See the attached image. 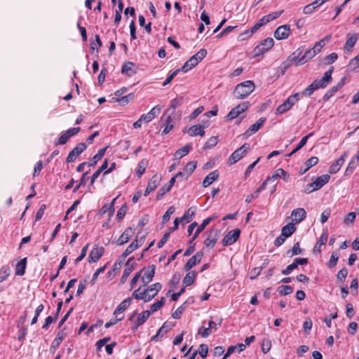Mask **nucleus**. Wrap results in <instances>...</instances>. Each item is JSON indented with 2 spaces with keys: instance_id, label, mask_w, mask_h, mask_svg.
<instances>
[{
  "instance_id": "nucleus-46",
  "label": "nucleus",
  "mask_w": 359,
  "mask_h": 359,
  "mask_svg": "<svg viewBox=\"0 0 359 359\" xmlns=\"http://www.w3.org/2000/svg\"><path fill=\"white\" fill-rule=\"evenodd\" d=\"M11 269L8 266H4L0 269V283L4 281L10 275Z\"/></svg>"
},
{
  "instance_id": "nucleus-9",
  "label": "nucleus",
  "mask_w": 359,
  "mask_h": 359,
  "mask_svg": "<svg viewBox=\"0 0 359 359\" xmlns=\"http://www.w3.org/2000/svg\"><path fill=\"white\" fill-rule=\"evenodd\" d=\"M359 39V34H347V39L344 46V51L346 54H351L353 52V48Z\"/></svg>"
},
{
  "instance_id": "nucleus-1",
  "label": "nucleus",
  "mask_w": 359,
  "mask_h": 359,
  "mask_svg": "<svg viewBox=\"0 0 359 359\" xmlns=\"http://www.w3.org/2000/svg\"><path fill=\"white\" fill-rule=\"evenodd\" d=\"M255 85L252 81H245L238 84L233 92V96L238 100H243L250 95L255 90Z\"/></svg>"
},
{
  "instance_id": "nucleus-38",
  "label": "nucleus",
  "mask_w": 359,
  "mask_h": 359,
  "mask_svg": "<svg viewBox=\"0 0 359 359\" xmlns=\"http://www.w3.org/2000/svg\"><path fill=\"white\" fill-rule=\"evenodd\" d=\"M359 161V156L356 155L355 156L351 158V159L349 161V163L346 169L345 175H351L353 171L356 168L357 163Z\"/></svg>"
},
{
  "instance_id": "nucleus-43",
  "label": "nucleus",
  "mask_w": 359,
  "mask_h": 359,
  "mask_svg": "<svg viewBox=\"0 0 359 359\" xmlns=\"http://www.w3.org/2000/svg\"><path fill=\"white\" fill-rule=\"evenodd\" d=\"M311 135L312 133H309L308 135H306L304 137H302L298 145L287 155V156H292L294 154H295L297 151L301 149L306 144L309 137H311Z\"/></svg>"
},
{
  "instance_id": "nucleus-16",
  "label": "nucleus",
  "mask_w": 359,
  "mask_h": 359,
  "mask_svg": "<svg viewBox=\"0 0 359 359\" xmlns=\"http://www.w3.org/2000/svg\"><path fill=\"white\" fill-rule=\"evenodd\" d=\"M266 121L265 118H260L258 119L254 124H252L243 134L245 137H248L256 132H257L259 128L263 126Z\"/></svg>"
},
{
  "instance_id": "nucleus-52",
  "label": "nucleus",
  "mask_w": 359,
  "mask_h": 359,
  "mask_svg": "<svg viewBox=\"0 0 359 359\" xmlns=\"http://www.w3.org/2000/svg\"><path fill=\"white\" fill-rule=\"evenodd\" d=\"M278 291L280 295H287L292 292L293 289L290 285H281L278 287Z\"/></svg>"
},
{
  "instance_id": "nucleus-48",
  "label": "nucleus",
  "mask_w": 359,
  "mask_h": 359,
  "mask_svg": "<svg viewBox=\"0 0 359 359\" xmlns=\"http://www.w3.org/2000/svg\"><path fill=\"white\" fill-rule=\"evenodd\" d=\"M147 165V161L146 159H142L138 163V168L136 172V174L138 177H141L143 173L145 172L146 166Z\"/></svg>"
},
{
  "instance_id": "nucleus-56",
  "label": "nucleus",
  "mask_w": 359,
  "mask_h": 359,
  "mask_svg": "<svg viewBox=\"0 0 359 359\" xmlns=\"http://www.w3.org/2000/svg\"><path fill=\"white\" fill-rule=\"evenodd\" d=\"M217 142H218L217 137L212 136L207 140V142L204 146V149H211V148L214 147L217 144Z\"/></svg>"
},
{
  "instance_id": "nucleus-33",
  "label": "nucleus",
  "mask_w": 359,
  "mask_h": 359,
  "mask_svg": "<svg viewBox=\"0 0 359 359\" xmlns=\"http://www.w3.org/2000/svg\"><path fill=\"white\" fill-rule=\"evenodd\" d=\"M212 220V217H208L205 219L203 222L197 226V229L191 238V241L196 239L198 236L203 231V229L210 224V222Z\"/></svg>"
},
{
  "instance_id": "nucleus-14",
  "label": "nucleus",
  "mask_w": 359,
  "mask_h": 359,
  "mask_svg": "<svg viewBox=\"0 0 359 359\" xmlns=\"http://www.w3.org/2000/svg\"><path fill=\"white\" fill-rule=\"evenodd\" d=\"M203 256V252H198L194 256H192L184 266V269L186 271H189L191 268L198 264Z\"/></svg>"
},
{
  "instance_id": "nucleus-44",
  "label": "nucleus",
  "mask_w": 359,
  "mask_h": 359,
  "mask_svg": "<svg viewBox=\"0 0 359 359\" xmlns=\"http://www.w3.org/2000/svg\"><path fill=\"white\" fill-rule=\"evenodd\" d=\"M182 102H183L182 97H176V98L173 99L170 102V107L167 110V112L170 110H172V112L171 113V114H172V113L175 112V110L176 109V108L180 107L182 104Z\"/></svg>"
},
{
  "instance_id": "nucleus-41",
  "label": "nucleus",
  "mask_w": 359,
  "mask_h": 359,
  "mask_svg": "<svg viewBox=\"0 0 359 359\" xmlns=\"http://www.w3.org/2000/svg\"><path fill=\"white\" fill-rule=\"evenodd\" d=\"M107 149V147L100 149L97 151V153L95 155H94L93 157L90 159V161L89 162V165L94 166L100 160H101L103 156L104 155Z\"/></svg>"
},
{
  "instance_id": "nucleus-35",
  "label": "nucleus",
  "mask_w": 359,
  "mask_h": 359,
  "mask_svg": "<svg viewBox=\"0 0 359 359\" xmlns=\"http://www.w3.org/2000/svg\"><path fill=\"white\" fill-rule=\"evenodd\" d=\"M266 184L267 181L265 180L264 182H262L259 187L257 189L254 194H250L246 197L245 202L250 203L252 200L258 197L260 192L266 189Z\"/></svg>"
},
{
  "instance_id": "nucleus-6",
  "label": "nucleus",
  "mask_w": 359,
  "mask_h": 359,
  "mask_svg": "<svg viewBox=\"0 0 359 359\" xmlns=\"http://www.w3.org/2000/svg\"><path fill=\"white\" fill-rule=\"evenodd\" d=\"M250 107L249 102H243L233 107L227 114L226 118L232 120L238 117L241 114L246 111Z\"/></svg>"
},
{
  "instance_id": "nucleus-47",
  "label": "nucleus",
  "mask_w": 359,
  "mask_h": 359,
  "mask_svg": "<svg viewBox=\"0 0 359 359\" xmlns=\"http://www.w3.org/2000/svg\"><path fill=\"white\" fill-rule=\"evenodd\" d=\"M344 85V79H341L336 86L332 87L328 92L325 94V97H330L332 96L337 91H338Z\"/></svg>"
},
{
  "instance_id": "nucleus-11",
  "label": "nucleus",
  "mask_w": 359,
  "mask_h": 359,
  "mask_svg": "<svg viewBox=\"0 0 359 359\" xmlns=\"http://www.w3.org/2000/svg\"><path fill=\"white\" fill-rule=\"evenodd\" d=\"M241 231L235 229L230 231L223 238L222 245L224 246L231 245L236 242L240 236Z\"/></svg>"
},
{
  "instance_id": "nucleus-64",
  "label": "nucleus",
  "mask_w": 359,
  "mask_h": 359,
  "mask_svg": "<svg viewBox=\"0 0 359 359\" xmlns=\"http://www.w3.org/2000/svg\"><path fill=\"white\" fill-rule=\"evenodd\" d=\"M284 12L283 10L278 11L271 13H269L266 15L269 22L278 18Z\"/></svg>"
},
{
  "instance_id": "nucleus-10",
  "label": "nucleus",
  "mask_w": 359,
  "mask_h": 359,
  "mask_svg": "<svg viewBox=\"0 0 359 359\" xmlns=\"http://www.w3.org/2000/svg\"><path fill=\"white\" fill-rule=\"evenodd\" d=\"M334 71V67H331L328 71H327L323 76L320 79H316L314 81L315 85L317 86L318 88H324L327 86V85L332 81V74Z\"/></svg>"
},
{
  "instance_id": "nucleus-61",
  "label": "nucleus",
  "mask_w": 359,
  "mask_h": 359,
  "mask_svg": "<svg viewBox=\"0 0 359 359\" xmlns=\"http://www.w3.org/2000/svg\"><path fill=\"white\" fill-rule=\"evenodd\" d=\"M132 299L135 298L136 299H141L144 302V299H146V296H144L143 291L141 290V287H140L138 289L135 290L132 294Z\"/></svg>"
},
{
  "instance_id": "nucleus-53",
  "label": "nucleus",
  "mask_w": 359,
  "mask_h": 359,
  "mask_svg": "<svg viewBox=\"0 0 359 359\" xmlns=\"http://www.w3.org/2000/svg\"><path fill=\"white\" fill-rule=\"evenodd\" d=\"M165 304V299L163 297L161 299V300L152 304L150 306L151 313L157 311L159 310Z\"/></svg>"
},
{
  "instance_id": "nucleus-21",
  "label": "nucleus",
  "mask_w": 359,
  "mask_h": 359,
  "mask_svg": "<svg viewBox=\"0 0 359 359\" xmlns=\"http://www.w3.org/2000/svg\"><path fill=\"white\" fill-rule=\"evenodd\" d=\"M134 234V231L132 229V228L129 227L126 229L122 234L119 236L118 240L116 241V243L118 245H122L125 243H126L130 238L133 236Z\"/></svg>"
},
{
  "instance_id": "nucleus-34",
  "label": "nucleus",
  "mask_w": 359,
  "mask_h": 359,
  "mask_svg": "<svg viewBox=\"0 0 359 359\" xmlns=\"http://www.w3.org/2000/svg\"><path fill=\"white\" fill-rule=\"evenodd\" d=\"M188 133L190 136H203L205 135L204 126L201 125L193 126L189 129Z\"/></svg>"
},
{
  "instance_id": "nucleus-17",
  "label": "nucleus",
  "mask_w": 359,
  "mask_h": 359,
  "mask_svg": "<svg viewBox=\"0 0 359 359\" xmlns=\"http://www.w3.org/2000/svg\"><path fill=\"white\" fill-rule=\"evenodd\" d=\"M151 311L149 310L143 311L142 313L138 314L136 321L134 322V325L132 327L133 331L136 330L139 326L143 325L147 320L149 318Z\"/></svg>"
},
{
  "instance_id": "nucleus-29",
  "label": "nucleus",
  "mask_w": 359,
  "mask_h": 359,
  "mask_svg": "<svg viewBox=\"0 0 359 359\" xmlns=\"http://www.w3.org/2000/svg\"><path fill=\"white\" fill-rule=\"evenodd\" d=\"M135 66L133 62H128L123 65L121 72L128 76H132L136 73Z\"/></svg>"
},
{
  "instance_id": "nucleus-32",
  "label": "nucleus",
  "mask_w": 359,
  "mask_h": 359,
  "mask_svg": "<svg viewBox=\"0 0 359 359\" xmlns=\"http://www.w3.org/2000/svg\"><path fill=\"white\" fill-rule=\"evenodd\" d=\"M197 274L196 271H189L183 278L182 283L184 286L187 287L192 285L196 278Z\"/></svg>"
},
{
  "instance_id": "nucleus-31",
  "label": "nucleus",
  "mask_w": 359,
  "mask_h": 359,
  "mask_svg": "<svg viewBox=\"0 0 359 359\" xmlns=\"http://www.w3.org/2000/svg\"><path fill=\"white\" fill-rule=\"evenodd\" d=\"M27 266V257L22 259L15 266V273L16 276H23Z\"/></svg>"
},
{
  "instance_id": "nucleus-49",
  "label": "nucleus",
  "mask_w": 359,
  "mask_h": 359,
  "mask_svg": "<svg viewBox=\"0 0 359 359\" xmlns=\"http://www.w3.org/2000/svg\"><path fill=\"white\" fill-rule=\"evenodd\" d=\"M172 119L171 117V114H170L166 118V120H165L166 125L162 132L163 135H167L168 133H170L172 130L173 124L172 123Z\"/></svg>"
},
{
  "instance_id": "nucleus-2",
  "label": "nucleus",
  "mask_w": 359,
  "mask_h": 359,
  "mask_svg": "<svg viewBox=\"0 0 359 359\" xmlns=\"http://www.w3.org/2000/svg\"><path fill=\"white\" fill-rule=\"evenodd\" d=\"M207 55V50L204 48L201 49L194 55L191 57L182 67L180 71L187 72L196 66Z\"/></svg>"
},
{
  "instance_id": "nucleus-54",
  "label": "nucleus",
  "mask_w": 359,
  "mask_h": 359,
  "mask_svg": "<svg viewBox=\"0 0 359 359\" xmlns=\"http://www.w3.org/2000/svg\"><path fill=\"white\" fill-rule=\"evenodd\" d=\"M196 161H190L187 163L184 168V171L187 173L189 176L194 171L196 168Z\"/></svg>"
},
{
  "instance_id": "nucleus-36",
  "label": "nucleus",
  "mask_w": 359,
  "mask_h": 359,
  "mask_svg": "<svg viewBox=\"0 0 359 359\" xmlns=\"http://www.w3.org/2000/svg\"><path fill=\"white\" fill-rule=\"evenodd\" d=\"M161 180V177L158 176L157 175H154L147 183V189H149L151 191H154L155 189L159 185Z\"/></svg>"
},
{
  "instance_id": "nucleus-23",
  "label": "nucleus",
  "mask_w": 359,
  "mask_h": 359,
  "mask_svg": "<svg viewBox=\"0 0 359 359\" xmlns=\"http://www.w3.org/2000/svg\"><path fill=\"white\" fill-rule=\"evenodd\" d=\"M131 302V297L126 298L123 302H121L114 311V316L116 318H119L118 316L121 315L130 305Z\"/></svg>"
},
{
  "instance_id": "nucleus-62",
  "label": "nucleus",
  "mask_w": 359,
  "mask_h": 359,
  "mask_svg": "<svg viewBox=\"0 0 359 359\" xmlns=\"http://www.w3.org/2000/svg\"><path fill=\"white\" fill-rule=\"evenodd\" d=\"M348 274V271L346 268L344 267L342 268L337 273V280H339L340 282L343 283L345 280V278H346Z\"/></svg>"
},
{
  "instance_id": "nucleus-4",
  "label": "nucleus",
  "mask_w": 359,
  "mask_h": 359,
  "mask_svg": "<svg viewBox=\"0 0 359 359\" xmlns=\"http://www.w3.org/2000/svg\"><path fill=\"white\" fill-rule=\"evenodd\" d=\"M250 144L245 143L242 147L234 151L229 158L230 164H234L242 158L250 149Z\"/></svg>"
},
{
  "instance_id": "nucleus-42",
  "label": "nucleus",
  "mask_w": 359,
  "mask_h": 359,
  "mask_svg": "<svg viewBox=\"0 0 359 359\" xmlns=\"http://www.w3.org/2000/svg\"><path fill=\"white\" fill-rule=\"evenodd\" d=\"M65 334L63 331H60L57 334L56 338L53 341V343L50 346V350L55 351L61 344L62 340L64 339Z\"/></svg>"
},
{
  "instance_id": "nucleus-57",
  "label": "nucleus",
  "mask_w": 359,
  "mask_h": 359,
  "mask_svg": "<svg viewBox=\"0 0 359 359\" xmlns=\"http://www.w3.org/2000/svg\"><path fill=\"white\" fill-rule=\"evenodd\" d=\"M171 189V187L168 186V184H165L158 191L156 195V198L158 200H160L162 198V197L168 193Z\"/></svg>"
},
{
  "instance_id": "nucleus-8",
  "label": "nucleus",
  "mask_w": 359,
  "mask_h": 359,
  "mask_svg": "<svg viewBox=\"0 0 359 359\" xmlns=\"http://www.w3.org/2000/svg\"><path fill=\"white\" fill-rule=\"evenodd\" d=\"M87 148L86 143L81 142L78 144L68 154L66 161L67 163L74 162L76 158Z\"/></svg>"
},
{
  "instance_id": "nucleus-28",
  "label": "nucleus",
  "mask_w": 359,
  "mask_h": 359,
  "mask_svg": "<svg viewBox=\"0 0 359 359\" xmlns=\"http://www.w3.org/2000/svg\"><path fill=\"white\" fill-rule=\"evenodd\" d=\"M301 53L302 52L299 51V49H298L289 56L287 60L283 63V67L285 70L291 65L292 62H295L297 64V60L299 59V56Z\"/></svg>"
},
{
  "instance_id": "nucleus-25",
  "label": "nucleus",
  "mask_w": 359,
  "mask_h": 359,
  "mask_svg": "<svg viewBox=\"0 0 359 359\" xmlns=\"http://www.w3.org/2000/svg\"><path fill=\"white\" fill-rule=\"evenodd\" d=\"M327 238H328V232H327V230L325 229L322 233L318 241L316 243V245L313 248V252L320 253L321 252V246L326 243Z\"/></svg>"
},
{
  "instance_id": "nucleus-50",
  "label": "nucleus",
  "mask_w": 359,
  "mask_h": 359,
  "mask_svg": "<svg viewBox=\"0 0 359 359\" xmlns=\"http://www.w3.org/2000/svg\"><path fill=\"white\" fill-rule=\"evenodd\" d=\"M190 149H191L190 145H185L184 147L178 149L175 152V156L176 158H180L183 157L184 156L187 155L189 152Z\"/></svg>"
},
{
  "instance_id": "nucleus-3",
  "label": "nucleus",
  "mask_w": 359,
  "mask_h": 359,
  "mask_svg": "<svg viewBox=\"0 0 359 359\" xmlns=\"http://www.w3.org/2000/svg\"><path fill=\"white\" fill-rule=\"evenodd\" d=\"M299 93H297L290 96L283 104H280L276 111V114H283L288 111L298 100Z\"/></svg>"
},
{
  "instance_id": "nucleus-45",
  "label": "nucleus",
  "mask_w": 359,
  "mask_h": 359,
  "mask_svg": "<svg viewBox=\"0 0 359 359\" xmlns=\"http://www.w3.org/2000/svg\"><path fill=\"white\" fill-rule=\"evenodd\" d=\"M302 253V250L299 247V243H296L293 248L287 251V255L290 257H293L294 255H300Z\"/></svg>"
},
{
  "instance_id": "nucleus-12",
  "label": "nucleus",
  "mask_w": 359,
  "mask_h": 359,
  "mask_svg": "<svg viewBox=\"0 0 359 359\" xmlns=\"http://www.w3.org/2000/svg\"><path fill=\"white\" fill-rule=\"evenodd\" d=\"M136 263L133 261V257L129 258L126 264L123 275L121 278V283L123 284L127 280L128 278L135 269Z\"/></svg>"
},
{
  "instance_id": "nucleus-18",
  "label": "nucleus",
  "mask_w": 359,
  "mask_h": 359,
  "mask_svg": "<svg viewBox=\"0 0 359 359\" xmlns=\"http://www.w3.org/2000/svg\"><path fill=\"white\" fill-rule=\"evenodd\" d=\"M347 155V152H344L343 155L341 156L337 161L333 162L332 165L329 168V172L331 174L337 173L344 164L345 161V158Z\"/></svg>"
},
{
  "instance_id": "nucleus-24",
  "label": "nucleus",
  "mask_w": 359,
  "mask_h": 359,
  "mask_svg": "<svg viewBox=\"0 0 359 359\" xmlns=\"http://www.w3.org/2000/svg\"><path fill=\"white\" fill-rule=\"evenodd\" d=\"M155 269L154 265H151L149 269L144 271L143 276L142 277V281L144 286L151 281L155 274Z\"/></svg>"
},
{
  "instance_id": "nucleus-15",
  "label": "nucleus",
  "mask_w": 359,
  "mask_h": 359,
  "mask_svg": "<svg viewBox=\"0 0 359 359\" xmlns=\"http://www.w3.org/2000/svg\"><path fill=\"white\" fill-rule=\"evenodd\" d=\"M104 252V248L103 247L96 246L93 248L88 256L89 262H96L103 255Z\"/></svg>"
},
{
  "instance_id": "nucleus-30",
  "label": "nucleus",
  "mask_w": 359,
  "mask_h": 359,
  "mask_svg": "<svg viewBox=\"0 0 359 359\" xmlns=\"http://www.w3.org/2000/svg\"><path fill=\"white\" fill-rule=\"evenodd\" d=\"M316 55L315 50H313L311 48L306 50L304 55L297 60V66L304 65Z\"/></svg>"
},
{
  "instance_id": "nucleus-27",
  "label": "nucleus",
  "mask_w": 359,
  "mask_h": 359,
  "mask_svg": "<svg viewBox=\"0 0 359 359\" xmlns=\"http://www.w3.org/2000/svg\"><path fill=\"white\" fill-rule=\"evenodd\" d=\"M330 179V176L327 174L318 177L314 182H313V184H315V189H320L329 182Z\"/></svg>"
},
{
  "instance_id": "nucleus-19",
  "label": "nucleus",
  "mask_w": 359,
  "mask_h": 359,
  "mask_svg": "<svg viewBox=\"0 0 359 359\" xmlns=\"http://www.w3.org/2000/svg\"><path fill=\"white\" fill-rule=\"evenodd\" d=\"M306 215V210L302 208L293 210L291 213L292 221L294 222L296 224H298L303 221L305 219Z\"/></svg>"
},
{
  "instance_id": "nucleus-20",
  "label": "nucleus",
  "mask_w": 359,
  "mask_h": 359,
  "mask_svg": "<svg viewBox=\"0 0 359 359\" xmlns=\"http://www.w3.org/2000/svg\"><path fill=\"white\" fill-rule=\"evenodd\" d=\"M218 231L210 230L208 232V236L204 241V244L208 247L212 248L218 239Z\"/></svg>"
},
{
  "instance_id": "nucleus-22",
  "label": "nucleus",
  "mask_w": 359,
  "mask_h": 359,
  "mask_svg": "<svg viewBox=\"0 0 359 359\" xmlns=\"http://www.w3.org/2000/svg\"><path fill=\"white\" fill-rule=\"evenodd\" d=\"M289 174L282 168H278L275 170L274 173L271 176L268 177L266 181H275L278 177L283 178L284 180L287 181L289 179Z\"/></svg>"
},
{
  "instance_id": "nucleus-5",
  "label": "nucleus",
  "mask_w": 359,
  "mask_h": 359,
  "mask_svg": "<svg viewBox=\"0 0 359 359\" xmlns=\"http://www.w3.org/2000/svg\"><path fill=\"white\" fill-rule=\"evenodd\" d=\"M274 44V41L272 38H267L263 40L259 45L255 48V55L259 56L263 55L264 53L270 50Z\"/></svg>"
},
{
  "instance_id": "nucleus-26",
  "label": "nucleus",
  "mask_w": 359,
  "mask_h": 359,
  "mask_svg": "<svg viewBox=\"0 0 359 359\" xmlns=\"http://www.w3.org/2000/svg\"><path fill=\"white\" fill-rule=\"evenodd\" d=\"M219 178V173L217 170L210 172L203 180L202 185L203 187H208Z\"/></svg>"
},
{
  "instance_id": "nucleus-37",
  "label": "nucleus",
  "mask_w": 359,
  "mask_h": 359,
  "mask_svg": "<svg viewBox=\"0 0 359 359\" xmlns=\"http://www.w3.org/2000/svg\"><path fill=\"white\" fill-rule=\"evenodd\" d=\"M116 200L115 198L110 203L105 204L102 206L100 210L101 215H104L107 212H109V215L111 216L114 213V201Z\"/></svg>"
},
{
  "instance_id": "nucleus-60",
  "label": "nucleus",
  "mask_w": 359,
  "mask_h": 359,
  "mask_svg": "<svg viewBox=\"0 0 359 359\" xmlns=\"http://www.w3.org/2000/svg\"><path fill=\"white\" fill-rule=\"evenodd\" d=\"M175 211L174 206H170L163 215L162 220L163 223H166L170 219V215H172Z\"/></svg>"
},
{
  "instance_id": "nucleus-13",
  "label": "nucleus",
  "mask_w": 359,
  "mask_h": 359,
  "mask_svg": "<svg viewBox=\"0 0 359 359\" xmlns=\"http://www.w3.org/2000/svg\"><path fill=\"white\" fill-rule=\"evenodd\" d=\"M290 34V27L288 25L278 27L274 32V37L278 40L287 39Z\"/></svg>"
},
{
  "instance_id": "nucleus-58",
  "label": "nucleus",
  "mask_w": 359,
  "mask_h": 359,
  "mask_svg": "<svg viewBox=\"0 0 359 359\" xmlns=\"http://www.w3.org/2000/svg\"><path fill=\"white\" fill-rule=\"evenodd\" d=\"M271 348V341L269 339H264L262 344V351L264 353H268Z\"/></svg>"
},
{
  "instance_id": "nucleus-7",
  "label": "nucleus",
  "mask_w": 359,
  "mask_h": 359,
  "mask_svg": "<svg viewBox=\"0 0 359 359\" xmlns=\"http://www.w3.org/2000/svg\"><path fill=\"white\" fill-rule=\"evenodd\" d=\"M162 288V285L159 283H156L154 284L151 285L147 289L143 290L144 296H146V299H144V302H148L151 301L158 292V291Z\"/></svg>"
},
{
  "instance_id": "nucleus-59",
  "label": "nucleus",
  "mask_w": 359,
  "mask_h": 359,
  "mask_svg": "<svg viewBox=\"0 0 359 359\" xmlns=\"http://www.w3.org/2000/svg\"><path fill=\"white\" fill-rule=\"evenodd\" d=\"M69 139V137L67 135V134L65 132H64L60 136L58 140L55 142V145L57 146V145H60V144H66L68 142Z\"/></svg>"
},
{
  "instance_id": "nucleus-63",
  "label": "nucleus",
  "mask_w": 359,
  "mask_h": 359,
  "mask_svg": "<svg viewBox=\"0 0 359 359\" xmlns=\"http://www.w3.org/2000/svg\"><path fill=\"white\" fill-rule=\"evenodd\" d=\"M348 67L352 69L355 70L359 67V58L356 55L353 58L351 59L348 63Z\"/></svg>"
},
{
  "instance_id": "nucleus-51",
  "label": "nucleus",
  "mask_w": 359,
  "mask_h": 359,
  "mask_svg": "<svg viewBox=\"0 0 359 359\" xmlns=\"http://www.w3.org/2000/svg\"><path fill=\"white\" fill-rule=\"evenodd\" d=\"M339 257V252L337 251L333 252L327 264V266L329 268H333L335 266L338 262Z\"/></svg>"
},
{
  "instance_id": "nucleus-55",
  "label": "nucleus",
  "mask_w": 359,
  "mask_h": 359,
  "mask_svg": "<svg viewBox=\"0 0 359 359\" xmlns=\"http://www.w3.org/2000/svg\"><path fill=\"white\" fill-rule=\"evenodd\" d=\"M318 89L317 88V86L315 85V82L313 81L311 85H309L304 90L302 93L303 95L304 96H310L311 95L313 92Z\"/></svg>"
},
{
  "instance_id": "nucleus-39",
  "label": "nucleus",
  "mask_w": 359,
  "mask_h": 359,
  "mask_svg": "<svg viewBox=\"0 0 359 359\" xmlns=\"http://www.w3.org/2000/svg\"><path fill=\"white\" fill-rule=\"evenodd\" d=\"M296 230L295 226L292 223H289L284 226L281 230V235L285 238L290 236Z\"/></svg>"
},
{
  "instance_id": "nucleus-40",
  "label": "nucleus",
  "mask_w": 359,
  "mask_h": 359,
  "mask_svg": "<svg viewBox=\"0 0 359 359\" xmlns=\"http://www.w3.org/2000/svg\"><path fill=\"white\" fill-rule=\"evenodd\" d=\"M196 207H191L184 212V215L180 218L182 219V221H185L187 223H188L193 219L196 213Z\"/></svg>"
}]
</instances>
